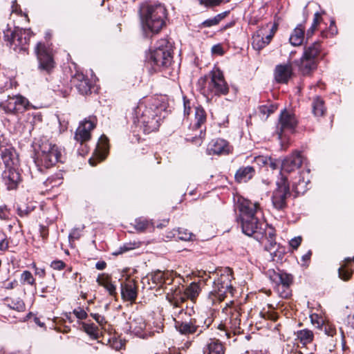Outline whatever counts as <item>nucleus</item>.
Wrapping results in <instances>:
<instances>
[{"label": "nucleus", "mask_w": 354, "mask_h": 354, "mask_svg": "<svg viewBox=\"0 0 354 354\" xmlns=\"http://www.w3.org/2000/svg\"><path fill=\"white\" fill-rule=\"evenodd\" d=\"M169 304L173 306V316L175 328L181 335H190L196 334L197 336L205 330L209 325L201 315H196L193 307L189 308L179 305L178 299L169 300Z\"/></svg>", "instance_id": "obj_1"}, {"label": "nucleus", "mask_w": 354, "mask_h": 354, "mask_svg": "<svg viewBox=\"0 0 354 354\" xmlns=\"http://www.w3.org/2000/svg\"><path fill=\"white\" fill-rule=\"evenodd\" d=\"M259 205L251 201L242 198L239 201V209L243 232L247 236H252L257 241L263 238V227L267 224L260 221L256 216Z\"/></svg>", "instance_id": "obj_2"}, {"label": "nucleus", "mask_w": 354, "mask_h": 354, "mask_svg": "<svg viewBox=\"0 0 354 354\" xmlns=\"http://www.w3.org/2000/svg\"><path fill=\"white\" fill-rule=\"evenodd\" d=\"M167 10L161 3H147L140 8V19L145 37L158 33L165 26Z\"/></svg>", "instance_id": "obj_3"}, {"label": "nucleus", "mask_w": 354, "mask_h": 354, "mask_svg": "<svg viewBox=\"0 0 354 354\" xmlns=\"http://www.w3.org/2000/svg\"><path fill=\"white\" fill-rule=\"evenodd\" d=\"M62 151L59 147L46 138H41L39 141V149L35 164L40 171L41 167L50 168L61 161Z\"/></svg>", "instance_id": "obj_4"}, {"label": "nucleus", "mask_w": 354, "mask_h": 354, "mask_svg": "<svg viewBox=\"0 0 354 354\" xmlns=\"http://www.w3.org/2000/svg\"><path fill=\"white\" fill-rule=\"evenodd\" d=\"M220 272L219 277L214 280L213 289L209 295V298L213 303H215L216 301H223L227 293H231L232 290L231 283L232 279V270L228 268H225Z\"/></svg>", "instance_id": "obj_5"}, {"label": "nucleus", "mask_w": 354, "mask_h": 354, "mask_svg": "<svg viewBox=\"0 0 354 354\" xmlns=\"http://www.w3.org/2000/svg\"><path fill=\"white\" fill-rule=\"evenodd\" d=\"M171 50V45L168 40L162 39L157 42L155 49L151 51L149 62L158 68H167L172 62Z\"/></svg>", "instance_id": "obj_6"}, {"label": "nucleus", "mask_w": 354, "mask_h": 354, "mask_svg": "<svg viewBox=\"0 0 354 354\" xmlns=\"http://www.w3.org/2000/svg\"><path fill=\"white\" fill-rule=\"evenodd\" d=\"M142 108V106L140 105L136 111L138 122L142 125L143 130L147 133L157 130L161 120L160 116L158 115V108L157 106H145L143 109Z\"/></svg>", "instance_id": "obj_7"}, {"label": "nucleus", "mask_w": 354, "mask_h": 354, "mask_svg": "<svg viewBox=\"0 0 354 354\" xmlns=\"http://www.w3.org/2000/svg\"><path fill=\"white\" fill-rule=\"evenodd\" d=\"M3 34L7 45L12 48L15 51L20 52L26 50L32 32L30 29L16 28L13 31L9 30L3 31Z\"/></svg>", "instance_id": "obj_8"}, {"label": "nucleus", "mask_w": 354, "mask_h": 354, "mask_svg": "<svg viewBox=\"0 0 354 354\" xmlns=\"http://www.w3.org/2000/svg\"><path fill=\"white\" fill-rule=\"evenodd\" d=\"M240 308L237 306H229L227 305L223 309V313L228 317L226 318L224 324H220L218 326V329L223 330L225 335L230 337V332L227 328L230 327L234 332V333H240V325H241V313Z\"/></svg>", "instance_id": "obj_9"}, {"label": "nucleus", "mask_w": 354, "mask_h": 354, "mask_svg": "<svg viewBox=\"0 0 354 354\" xmlns=\"http://www.w3.org/2000/svg\"><path fill=\"white\" fill-rule=\"evenodd\" d=\"M297 124V120L294 114L286 109L281 111L277 127V133L279 139L281 140L282 148L285 149L283 142L286 137V132L292 133Z\"/></svg>", "instance_id": "obj_10"}, {"label": "nucleus", "mask_w": 354, "mask_h": 354, "mask_svg": "<svg viewBox=\"0 0 354 354\" xmlns=\"http://www.w3.org/2000/svg\"><path fill=\"white\" fill-rule=\"evenodd\" d=\"M211 78L208 82L207 89L201 88L203 93L208 92L215 95H226L229 91V87L225 82L223 73L219 69L214 70L210 73Z\"/></svg>", "instance_id": "obj_11"}, {"label": "nucleus", "mask_w": 354, "mask_h": 354, "mask_svg": "<svg viewBox=\"0 0 354 354\" xmlns=\"http://www.w3.org/2000/svg\"><path fill=\"white\" fill-rule=\"evenodd\" d=\"M290 195L288 179L282 177L277 182V188L272 196V203L277 210H283L287 207L286 200Z\"/></svg>", "instance_id": "obj_12"}, {"label": "nucleus", "mask_w": 354, "mask_h": 354, "mask_svg": "<svg viewBox=\"0 0 354 354\" xmlns=\"http://www.w3.org/2000/svg\"><path fill=\"white\" fill-rule=\"evenodd\" d=\"M266 274L270 280L278 286L279 289L281 288L283 290L279 292L281 297L288 298L290 296L289 286L292 279L290 274L279 270L277 272L273 269L268 270Z\"/></svg>", "instance_id": "obj_13"}, {"label": "nucleus", "mask_w": 354, "mask_h": 354, "mask_svg": "<svg viewBox=\"0 0 354 354\" xmlns=\"http://www.w3.org/2000/svg\"><path fill=\"white\" fill-rule=\"evenodd\" d=\"M277 29V24H273L271 28L268 25L259 29L252 36V46L256 50H261L268 45Z\"/></svg>", "instance_id": "obj_14"}, {"label": "nucleus", "mask_w": 354, "mask_h": 354, "mask_svg": "<svg viewBox=\"0 0 354 354\" xmlns=\"http://www.w3.org/2000/svg\"><path fill=\"white\" fill-rule=\"evenodd\" d=\"M35 51L39 62V68L49 73L55 66L51 48L43 43L39 42Z\"/></svg>", "instance_id": "obj_15"}, {"label": "nucleus", "mask_w": 354, "mask_h": 354, "mask_svg": "<svg viewBox=\"0 0 354 354\" xmlns=\"http://www.w3.org/2000/svg\"><path fill=\"white\" fill-rule=\"evenodd\" d=\"M29 106L28 100L21 95L8 96L6 100L0 103V107L8 113H22L28 109Z\"/></svg>", "instance_id": "obj_16"}, {"label": "nucleus", "mask_w": 354, "mask_h": 354, "mask_svg": "<svg viewBox=\"0 0 354 354\" xmlns=\"http://www.w3.org/2000/svg\"><path fill=\"white\" fill-rule=\"evenodd\" d=\"M95 117H89L80 122L75 133V140L81 145L88 141L91 138V132L96 125Z\"/></svg>", "instance_id": "obj_17"}, {"label": "nucleus", "mask_w": 354, "mask_h": 354, "mask_svg": "<svg viewBox=\"0 0 354 354\" xmlns=\"http://www.w3.org/2000/svg\"><path fill=\"white\" fill-rule=\"evenodd\" d=\"M195 120L196 122L194 127L199 131V136L196 135L194 137L187 138V140L192 142L196 145H201L203 142V138L205 136V133L201 129V126L206 121V113L203 108L201 106H197L195 109Z\"/></svg>", "instance_id": "obj_18"}, {"label": "nucleus", "mask_w": 354, "mask_h": 354, "mask_svg": "<svg viewBox=\"0 0 354 354\" xmlns=\"http://www.w3.org/2000/svg\"><path fill=\"white\" fill-rule=\"evenodd\" d=\"M201 292V288L199 285L196 283H190L184 290V294L180 295V291L178 292L177 291L175 292L174 296L172 297H169L167 296V299L169 301V300H174L176 298L178 299L179 305L183 306V303L185 302L186 298L190 299L192 301H193L194 299H196L199 293Z\"/></svg>", "instance_id": "obj_19"}, {"label": "nucleus", "mask_w": 354, "mask_h": 354, "mask_svg": "<svg viewBox=\"0 0 354 354\" xmlns=\"http://www.w3.org/2000/svg\"><path fill=\"white\" fill-rule=\"evenodd\" d=\"M303 162V158L299 152H295L285 158L281 164V171L290 173L299 169Z\"/></svg>", "instance_id": "obj_20"}, {"label": "nucleus", "mask_w": 354, "mask_h": 354, "mask_svg": "<svg viewBox=\"0 0 354 354\" xmlns=\"http://www.w3.org/2000/svg\"><path fill=\"white\" fill-rule=\"evenodd\" d=\"M2 178L8 190L16 189L21 181V176L16 168L6 169Z\"/></svg>", "instance_id": "obj_21"}, {"label": "nucleus", "mask_w": 354, "mask_h": 354, "mask_svg": "<svg viewBox=\"0 0 354 354\" xmlns=\"http://www.w3.org/2000/svg\"><path fill=\"white\" fill-rule=\"evenodd\" d=\"M71 82L82 95H87L91 91V82L83 73H75L71 79Z\"/></svg>", "instance_id": "obj_22"}, {"label": "nucleus", "mask_w": 354, "mask_h": 354, "mask_svg": "<svg viewBox=\"0 0 354 354\" xmlns=\"http://www.w3.org/2000/svg\"><path fill=\"white\" fill-rule=\"evenodd\" d=\"M230 146L227 142L223 139L218 138L212 140L209 144L207 151L209 154H227L230 152Z\"/></svg>", "instance_id": "obj_23"}, {"label": "nucleus", "mask_w": 354, "mask_h": 354, "mask_svg": "<svg viewBox=\"0 0 354 354\" xmlns=\"http://www.w3.org/2000/svg\"><path fill=\"white\" fill-rule=\"evenodd\" d=\"M1 156L6 169L15 168L19 164L17 153L12 147L1 149Z\"/></svg>", "instance_id": "obj_24"}, {"label": "nucleus", "mask_w": 354, "mask_h": 354, "mask_svg": "<svg viewBox=\"0 0 354 354\" xmlns=\"http://www.w3.org/2000/svg\"><path fill=\"white\" fill-rule=\"evenodd\" d=\"M292 75L290 64L277 65L274 70V78L279 83H287Z\"/></svg>", "instance_id": "obj_25"}, {"label": "nucleus", "mask_w": 354, "mask_h": 354, "mask_svg": "<svg viewBox=\"0 0 354 354\" xmlns=\"http://www.w3.org/2000/svg\"><path fill=\"white\" fill-rule=\"evenodd\" d=\"M299 72L303 75H308L317 68V61L302 56L299 60L296 62Z\"/></svg>", "instance_id": "obj_26"}, {"label": "nucleus", "mask_w": 354, "mask_h": 354, "mask_svg": "<svg viewBox=\"0 0 354 354\" xmlns=\"http://www.w3.org/2000/svg\"><path fill=\"white\" fill-rule=\"evenodd\" d=\"M129 330L136 335L140 334L146 327L143 317L139 315H133L130 317L127 322Z\"/></svg>", "instance_id": "obj_27"}, {"label": "nucleus", "mask_w": 354, "mask_h": 354, "mask_svg": "<svg viewBox=\"0 0 354 354\" xmlns=\"http://www.w3.org/2000/svg\"><path fill=\"white\" fill-rule=\"evenodd\" d=\"M353 272L354 257L345 259L344 263L338 269L339 277L344 281H347L351 277Z\"/></svg>", "instance_id": "obj_28"}, {"label": "nucleus", "mask_w": 354, "mask_h": 354, "mask_svg": "<svg viewBox=\"0 0 354 354\" xmlns=\"http://www.w3.org/2000/svg\"><path fill=\"white\" fill-rule=\"evenodd\" d=\"M97 283L104 287L111 296L115 297L117 295L116 286L112 283L110 275L102 273L98 275Z\"/></svg>", "instance_id": "obj_29"}, {"label": "nucleus", "mask_w": 354, "mask_h": 354, "mask_svg": "<svg viewBox=\"0 0 354 354\" xmlns=\"http://www.w3.org/2000/svg\"><path fill=\"white\" fill-rule=\"evenodd\" d=\"M255 170L252 166L240 167L235 174V179L239 183H245L254 175Z\"/></svg>", "instance_id": "obj_30"}, {"label": "nucleus", "mask_w": 354, "mask_h": 354, "mask_svg": "<svg viewBox=\"0 0 354 354\" xmlns=\"http://www.w3.org/2000/svg\"><path fill=\"white\" fill-rule=\"evenodd\" d=\"M267 242L268 243L265 245V249L270 252L272 260L274 261L275 258L281 259L285 253V250L277 245L275 239H268Z\"/></svg>", "instance_id": "obj_31"}, {"label": "nucleus", "mask_w": 354, "mask_h": 354, "mask_svg": "<svg viewBox=\"0 0 354 354\" xmlns=\"http://www.w3.org/2000/svg\"><path fill=\"white\" fill-rule=\"evenodd\" d=\"M304 39V26L299 24L292 31L289 38L290 43L294 46L301 45Z\"/></svg>", "instance_id": "obj_32"}, {"label": "nucleus", "mask_w": 354, "mask_h": 354, "mask_svg": "<svg viewBox=\"0 0 354 354\" xmlns=\"http://www.w3.org/2000/svg\"><path fill=\"white\" fill-rule=\"evenodd\" d=\"M122 297L127 301H134L137 297V292L132 283L121 284Z\"/></svg>", "instance_id": "obj_33"}, {"label": "nucleus", "mask_w": 354, "mask_h": 354, "mask_svg": "<svg viewBox=\"0 0 354 354\" xmlns=\"http://www.w3.org/2000/svg\"><path fill=\"white\" fill-rule=\"evenodd\" d=\"M204 354H224L223 344L217 339H210L203 351Z\"/></svg>", "instance_id": "obj_34"}, {"label": "nucleus", "mask_w": 354, "mask_h": 354, "mask_svg": "<svg viewBox=\"0 0 354 354\" xmlns=\"http://www.w3.org/2000/svg\"><path fill=\"white\" fill-rule=\"evenodd\" d=\"M321 51V45L318 41L314 42L311 45L304 48V57L317 61V57Z\"/></svg>", "instance_id": "obj_35"}, {"label": "nucleus", "mask_w": 354, "mask_h": 354, "mask_svg": "<svg viewBox=\"0 0 354 354\" xmlns=\"http://www.w3.org/2000/svg\"><path fill=\"white\" fill-rule=\"evenodd\" d=\"M310 180H305L303 174L300 173L298 180L295 179L292 183V187L295 192L298 194H304L308 189L307 185Z\"/></svg>", "instance_id": "obj_36"}, {"label": "nucleus", "mask_w": 354, "mask_h": 354, "mask_svg": "<svg viewBox=\"0 0 354 354\" xmlns=\"http://www.w3.org/2000/svg\"><path fill=\"white\" fill-rule=\"evenodd\" d=\"M169 274L168 272L157 270L151 274V279L152 281L157 285L162 286L164 283L169 284L171 280L169 279Z\"/></svg>", "instance_id": "obj_37"}, {"label": "nucleus", "mask_w": 354, "mask_h": 354, "mask_svg": "<svg viewBox=\"0 0 354 354\" xmlns=\"http://www.w3.org/2000/svg\"><path fill=\"white\" fill-rule=\"evenodd\" d=\"M312 107L313 113L316 117L323 116L326 111L324 102L318 96L314 98Z\"/></svg>", "instance_id": "obj_38"}, {"label": "nucleus", "mask_w": 354, "mask_h": 354, "mask_svg": "<svg viewBox=\"0 0 354 354\" xmlns=\"http://www.w3.org/2000/svg\"><path fill=\"white\" fill-rule=\"evenodd\" d=\"M8 307L10 309L17 310L18 312H24L26 310V306L24 301L19 297L17 298H7Z\"/></svg>", "instance_id": "obj_39"}, {"label": "nucleus", "mask_w": 354, "mask_h": 354, "mask_svg": "<svg viewBox=\"0 0 354 354\" xmlns=\"http://www.w3.org/2000/svg\"><path fill=\"white\" fill-rule=\"evenodd\" d=\"M229 14V11H225L222 13L218 14L213 18L208 19L201 24V27H212L214 26L218 25L220 21H221L223 19H225L227 15Z\"/></svg>", "instance_id": "obj_40"}, {"label": "nucleus", "mask_w": 354, "mask_h": 354, "mask_svg": "<svg viewBox=\"0 0 354 354\" xmlns=\"http://www.w3.org/2000/svg\"><path fill=\"white\" fill-rule=\"evenodd\" d=\"M297 339L303 345L310 343L313 339V333L308 329L298 330L296 333Z\"/></svg>", "instance_id": "obj_41"}, {"label": "nucleus", "mask_w": 354, "mask_h": 354, "mask_svg": "<svg viewBox=\"0 0 354 354\" xmlns=\"http://www.w3.org/2000/svg\"><path fill=\"white\" fill-rule=\"evenodd\" d=\"M82 326L85 333L93 339H97L99 337V330L94 324L83 322Z\"/></svg>", "instance_id": "obj_42"}, {"label": "nucleus", "mask_w": 354, "mask_h": 354, "mask_svg": "<svg viewBox=\"0 0 354 354\" xmlns=\"http://www.w3.org/2000/svg\"><path fill=\"white\" fill-rule=\"evenodd\" d=\"M140 242H129L125 243L122 246H120L115 252L113 253V255L118 256L119 254H122L126 252L129 250L138 248L140 247Z\"/></svg>", "instance_id": "obj_43"}, {"label": "nucleus", "mask_w": 354, "mask_h": 354, "mask_svg": "<svg viewBox=\"0 0 354 354\" xmlns=\"http://www.w3.org/2000/svg\"><path fill=\"white\" fill-rule=\"evenodd\" d=\"M277 106L275 104H266L259 107V111L262 118H267L271 113H274Z\"/></svg>", "instance_id": "obj_44"}, {"label": "nucleus", "mask_w": 354, "mask_h": 354, "mask_svg": "<svg viewBox=\"0 0 354 354\" xmlns=\"http://www.w3.org/2000/svg\"><path fill=\"white\" fill-rule=\"evenodd\" d=\"M100 143L98 144L97 145V148H98V150H99V152L100 153H102L103 154L100 155V160H103L106 157V154L107 153V151H108V140H107V138L104 136H102L100 138Z\"/></svg>", "instance_id": "obj_45"}, {"label": "nucleus", "mask_w": 354, "mask_h": 354, "mask_svg": "<svg viewBox=\"0 0 354 354\" xmlns=\"http://www.w3.org/2000/svg\"><path fill=\"white\" fill-rule=\"evenodd\" d=\"M149 225V222L145 218H139L135 220L134 227L138 232H144Z\"/></svg>", "instance_id": "obj_46"}, {"label": "nucleus", "mask_w": 354, "mask_h": 354, "mask_svg": "<svg viewBox=\"0 0 354 354\" xmlns=\"http://www.w3.org/2000/svg\"><path fill=\"white\" fill-rule=\"evenodd\" d=\"M321 329L324 330L328 336L333 337L336 334L335 327L329 322H324L321 326Z\"/></svg>", "instance_id": "obj_47"}, {"label": "nucleus", "mask_w": 354, "mask_h": 354, "mask_svg": "<svg viewBox=\"0 0 354 354\" xmlns=\"http://www.w3.org/2000/svg\"><path fill=\"white\" fill-rule=\"evenodd\" d=\"M194 235L188 230L179 228L178 230V238L183 241H190Z\"/></svg>", "instance_id": "obj_48"}, {"label": "nucleus", "mask_w": 354, "mask_h": 354, "mask_svg": "<svg viewBox=\"0 0 354 354\" xmlns=\"http://www.w3.org/2000/svg\"><path fill=\"white\" fill-rule=\"evenodd\" d=\"M21 280L23 283H26L31 286L35 284V280L32 273L28 270H25L22 272L21 275Z\"/></svg>", "instance_id": "obj_49"}, {"label": "nucleus", "mask_w": 354, "mask_h": 354, "mask_svg": "<svg viewBox=\"0 0 354 354\" xmlns=\"http://www.w3.org/2000/svg\"><path fill=\"white\" fill-rule=\"evenodd\" d=\"M60 174H57L55 176H51L48 178L45 183L47 186L50 185L52 187L55 186H57L62 183V178L59 176Z\"/></svg>", "instance_id": "obj_50"}, {"label": "nucleus", "mask_w": 354, "mask_h": 354, "mask_svg": "<svg viewBox=\"0 0 354 354\" xmlns=\"http://www.w3.org/2000/svg\"><path fill=\"white\" fill-rule=\"evenodd\" d=\"M263 237H265L266 240L268 239H274L275 232L274 230L270 227H263Z\"/></svg>", "instance_id": "obj_51"}, {"label": "nucleus", "mask_w": 354, "mask_h": 354, "mask_svg": "<svg viewBox=\"0 0 354 354\" xmlns=\"http://www.w3.org/2000/svg\"><path fill=\"white\" fill-rule=\"evenodd\" d=\"M10 215V210L7 207L6 205H1L0 206V219L1 220H7L9 218Z\"/></svg>", "instance_id": "obj_52"}, {"label": "nucleus", "mask_w": 354, "mask_h": 354, "mask_svg": "<svg viewBox=\"0 0 354 354\" xmlns=\"http://www.w3.org/2000/svg\"><path fill=\"white\" fill-rule=\"evenodd\" d=\"M347 333L354 336V315L348 317Z\"/></svg>", "instance_id": "obj_53"}, {"label": "nucleus", "mask_w": 354, "mask_h": 354, "mask_svg": "<svg viewBox=\"0 0 354 354\" xmlns=\"http://www.w3.org/2000/svg\"><path fill=\"white\" fill-rule=\"evenodd\" d=\"M91 316L99 324L100 326H103L106 323V320L104 316L98 313H91Z\"/></svg>", "instance_id": "obj_54"}, {"label": "nucleus", "mask_w": 354, "mask_h": 354, "mask_svg": "<svg viewBox=\"0 0 354 354\" xmlns=\"http://www.w3.org/2000/svg\"><path fill=\"white\" fill-rule=\"evenodd\" d=\"M73 313L80 319H84L87 317L86 312L81 308L74 309Z\"/></svg>", "instance_id": "obj_55"}, {"label": "nucleus", "mask_w": 354, "mask_h": 354, "mask_svg": "<svg viewBox=\"0 0 354 354\" xmlns=\"http://www.w3.org/2000/svg\"><path fill=\"white\" fill-rule=\"evenodd\" d=\"M268 160H269V157H268V156H259L255 158V162L259 166L267 167Z\"/></svg>", "instance_id": "obj_56"}, {"label": "nucleus", "mask_w": 354, "mask_h": 354, "mask_svg": "<svg viewBox=\"0 0 354 354\" xmlns=\"http://www.w3.org/2000/svg\"><path fill=\"white\" fill-rule=\"evenodd\" d=\"M281 164V162L279 160L269 157L267 167H270L271 169L274 170L277 169Z\"/></svg>", "instance_id": "obj_57"}, {"label": "nucleus", "mask_w": 354, "mask_h": 354, "mask_svg": "<svg viewBox=\"0 0 354 354\" xmlns=\"http://www.w3.org/2000/svg\"><path fill=\"white\" fill-rule=\"evenodd\" d=\"M223 0H202L201 3L207 7H213L218 6Z\"/></svg>", "instance_id": "obj_58"}, {"label": "nucleus", "mask_w": 354, "mask_h": 354, "mask_svg": "<svg viewBox=\"0 0 354 354\" xmlns=\"http://www.w3.org/2000/svg\"><path fill=\"white\" fill-rule=\"evenodd\" d=\"M301 242V236L295 237L290 241V245L292 248L297 249L300 245Z\"/></svg>", "instance_id": "obj_59"}, {"label": "nucleus", "mask_w": 354, "mask_h": 354, "mask_svg": "<svg viewBox=\"0 0 354 354\" xmlns=\"http://www.w3.org/2000/svg\"><path fill=\"white\" fill-rule=\"evenodd\" d=\"M50 266L55 270H61L65 266V263L62 261H53Z\"/></svg>", "instance_id": "obj_60"}, {"label": "nucleus", "mask_w": 354, "mask_h": 354, "mask_svg": "<svg viewBox=\"0 0 354 354\" xmlns=\"http://www.w3.org/2000/svg\"><path fill=\"white\" fill-rule=\"evenodd\" d=\"M183 104H184V115H188L191 111L190 102L187 100L185 97H183Z\"/></svg>", "instance_id": "obj_61"}, {"label": "nucleus", "mask_w": 354, "mask_h": 354, "mask_svg": "<svg viewBox=\"0 0 354 354\" xmlns=\"http://www.w3.org/2000/svg\"><path fill=\"white\" fill-rule=\"evenodd\" d=\"M212 53L213 54L222 55L223 54V49L220 44L214 45L212 48Z\"/></svg>", "instance_id": "obj_62"}, {"label": "nucleus", "mask_w": 354, "mask_h": 354, "mask_svg": "<svg viewBox=\"0 0 354 354\" xmlns=\"http://www.w3.org/2000/svg\"><path fill=\"white\" fill-rule=\"evenodd\" d=\"M322 20V16L321 14L319 12H316L314 15V19L312 25L313 26L317 27L319 24L320 23V21Z\"/></svg>", "instance_id": "obj_63"}, {"label": "nucleus", "mask_w": 354, "mask_h": 354, "mask_svg": "<svg viewBox=\"0 0 354 354\" xmlns=\"http://www.w3.org/2000/svg\"><path fill=\"white\" fill-rule=\"evenodd\" d=\"M111 346L115 350H120L124 346V344L121 340L115 339L113 341Z\"/></svg>", "instance_id": "obj_64"}]
</instances>
